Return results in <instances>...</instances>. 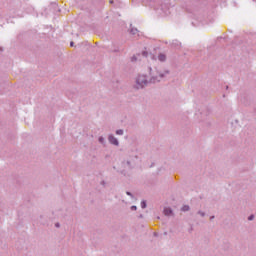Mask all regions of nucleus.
<instances>
[{"label": "nucleus", "mask_w": 256, "mask_h": 256, "mask_svg": "<svg viewBox=\"0 0 256 256\" xmlns=\"http://www.w3.org/2000/svg\"><path fill=\"white\" fill-rule=\"evenodd\" d=\"M137 83V89L141 87H145L147 85V77L146 76H139L136 80Z\"/></svg>", "instance_id": "f257e3e1"}, {"label": "nucleus", "mask_w": 256, "mask_h": 256, "mask_svg": "<svg viewBox=\"0 0 256 256\" xmlns=\"http://www.w3.org/2000/svg\"><path fill=\"white\" fill-rule=\"evenodd\" d=\"M158 61H160L161 63H163V61H167V55H165L164 53L158 54Z\"/></svg>", "instance_id": "f03ea898"}, {"label": "nucleus", "mask_w": 256, "mask_h": 256, "mask_svg": "<svg viewBox=\"0 0 256 256\" xmlns=\"http://www.w3.org/2000/svg\"><path fill=\"white\" fill-rule=\"evenodd\" d=\"M109 141L112 145H119V141L114 136H109Z\"/></svg>", "instance_id": "7ed1b4c3"}, {"label": "nucleus", "mask_w": 256, "mask_h": 256, "mask_svg": "<svg viewBox=\"0 0 256 256\" xmlns=\"http://www.w3.org/2000/svg\"><path fill=\"white\" fill-rule=\"evenodd\" d=\"M161 79H163V75H161V74L158 77L153 76L152 79H151V82L152 83H157V81H161Z\"/></svg>", "instance_id": "20e7f679"}, {"label": "nucleus", "mask_w": 256, "mask_h": 256, "mask_svg": "<svg viewBox=\"0 0 256 256\" xmlns=\"http://www.w3.org/2000/svg\"><path fill=\"white\" fill-rule=\"evenodd\" d=\"M171 213H173V211L170 208L164 209V215H171Z\"/></svg>", "instance_id": "39448f33"}, {"label": "nucleus", "mask_w": 256, "mask_h": 256, "mask_svg": "<svg viewBox=\"0 0 256 256\" xmlns=\"http://www.w3.org/2000/svg\"><path fill=\"white\" fill-rule=\"evenodd\" d=\"M141 207H142V209H145V207H147V203L145 201H142L141 202Z\"/></svg>", "instance_id": "423d86ee"}, {"label": "nucleus", "mask_w": 256, "mask_h": 256, "mask_svg": "<svg viewBox=\"0 0 256 256\" xmlns=\"http://www.w3.org/2000/svg\"><path fill=\"white\" fill-rule=\"evenodd\" d=\"M116 135H123V130H117Z\"/></svg>", "instance_id": "0eeeda50"}, {"label": "nucleus", "mask_w": 256, "mask_h": 256, "mask_svg": "<svg viewBox=\"0 0 256 256\" xmlns=\"http://www.w3.org/2000/svg\"><path fill=\"white\" fill-rule=\"evenodd\" d=\"M182 211H189V206H184V207L182 208Z\"/></svg>", "instance_id": "6e6552de"}, {"label": "nucleus", "mask_w": 256, "mask_h": 256, "mask_svg": "<svg viewBox=\"0 0 256 256\" xmlns=\"http://www.w3.org/2000/svg\"><path fill=\"white\" fill-rule=\"evenodd\" d=\"M253 219H255V216L251 215L250 217H248L249 221H253Z\"/></svg>", "instance_id": "1a4fd4ad"}, {"label": "nucleus", "mask_w": 256, "mask_h": 256, "mask_svg": "<svg viewBox=\"0 0 256 256\" xmlns=\"http://www.w3.org/2000/svg\"><path fill=\"white\" fill-rule=\"evenodd\" d=\"M131 209L132 211H137V206H132Z\"/></svg>", "instance_id": "9d476101"}, {"label": "nucleus", "mask_w": 256, "mask_h": 256, "mask_svg": "<svg viewBox=\"0 0 256 256\" xmlns=\"http://www.w3.org/2000/svg\"><path fill=\"white\" fill-rule=\"evenodd\" d=\"M99 141H100V143H103V138L102 137L99 138Z\"/></svg>", "instance_id": "9b49d317"}, {"label": "nucleus", "mask_w": 256, "mask_h": 256, "mask_svg": "<svg viewBox=\"0 0 256 256\" xmlns=\"http://www.w3.org/2000/svg\"><path fill=\"white\" fill-rule=\"evenodd\" d=\"M152 59H153L154 61H156V60H157V58H155V56H153V57H152Z\"/></svg>", "instance_id": "f8f14e48"}, {"label": "nucleus", "mask_w": 256, "mask_h": 256, "mask_svg": "<svg viewBox=\"0 0 256 256\" xmlns=\"http://www.w3.org/2000/svg\"><path fill=\"white\" fill-rule=\"evenodd\" d=\"M73 45H74V43H73V42H71V43H70V46H71V47H73Z\"/></svg>", "instance_id": "ddd939ff"}, {"label": "nucleus", "mask_w": 256, "mask_h": 256, "mask_svg": "<svg viewBox=\"0 0 256 256\" xmlns=\"http://www.w3.org/2000/svg\"><path fill=\"white\" fill-rule=\"evenodd\" d=\"M143 55H144V57H147V54L145 52L143 53Z\"/></svg>", "instance_id": "4468645a"}, {"label": "nucleus", "mask_w": 256, "mask_h": 256, "mask_svg": "<svg viewBox=\"0 0 256 256\" xmlns=\"http://www.w3.org/2000/svg\"><path fill=\"white\" fill-rule=\"evenodd\" d=\"M127 195H131V193L127 192Z\"/></svg>", "instance_id": "2eb2a0df"}, {"label": "nucleus", "mask_w": 256, "mask_h": 256, "mask_svg": "<svg viewBox=\"0 0 256 256\" xmlns=\"http://www.w3.org/2000/svg\"><path fill=\"white\" fill-rule=\"evenodd\" d=\"M133 59H134L135 61L137 60V58H135V57H134Z\"/></svg>", "instance_id": "dca6fc26"}, {"label": "nucleus", "mask_w": 256, "mask_h": 256, "mask_svg": "<svg viewBox=\"0 0 256 256\" xmlns=\"http://www.w3.org/2000/svg\"><path fill=\"white\" fill-rule=\"evenodd\" d=\"M56 227H59V224H56Z\"/></svg>", "instance_id": "f3484780"}]
</instances>
